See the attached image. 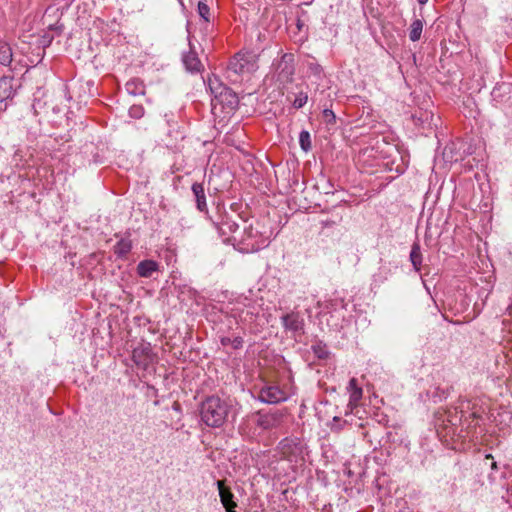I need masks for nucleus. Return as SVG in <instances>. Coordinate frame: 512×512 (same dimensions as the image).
Instances as JSON below:
<instances>
[{
	"label": "nucleus",
	"mask_w": 512,
	"mask_h": 512,
	"mask_svg": "<svg viewBox=\"0 0 512 512\" xmlns=\"http://www.w3.org/2000/svg\"><path fill=\"white\" fill-rule=\"evenodd\" d=\"M480 418L481 415L477 411H473L463 420V410L460 412L457 408L438 410L435 413V427L438 433L444 432V436L466 438L469 430L476 428L478 425L476 420Z\"/></svg>",
	"instance_id": "1"
},
{
	"label": "nucleus",
	"mask_w": 512,
	"mask_h": 512,
	"mask_svg": "<svg viewBox=\"0 0 512 512\" xmlns=\"http://www.w3.org/2000/svg\"><path fill=\"white\" fill-rule=\"evenodd\" d=\"M232 411V401L216 395L207 397L200 406L201 421L211 428L222 427Z\"/></svg>",
	"instance_id": "2"
},
{
	"label": "nucleus",
	"mask_w": 512,
	"mask_h": 512,
	"mask_svg": "<svg viewBox=\"0 0 512 512\" xmlns=\"http://www.w3.org/2000/svg\"><path fill=\"white\" fill-rule=\"evenodd\" d=\"M220 311L228 317L235 319L238 324L253 323L258 314L257 305L247 297H239L222 305Z\"/></svg>",
	"instance_id": "3"
},
{
	"label": "nucleus",
	"mask_w": 512,
	"mask_h": 512,
	"mask_svg": "<svg viewBox=\"0 0 512 512\" xmlns=\"http://www.w3.org/2000/svg\"><path fill=\"white\" fill-rule=\"evenodd\" d=\"M208 86L213 95L211 99L212 109L221 106L223 109L232 111L236 109L239 103L237 95L227 86L222 84L216 77L209 78Z\"/></svg>",
	"instance_id": "4"
},
{
	"label": "nucleus",
	"mask_w": 512,
	"mask_h": 512,
	"mask_svg": "<svg viewBox=\"0 0 512 512\" xmlns=\"http://www.w3.org/2000/svg\"><path fill=\"white\" fill-rule=\"evenodd\" d=\"M277 450L285 460L295 465L302 464L305 461L306 447L297 437L282 439L278 443Z\"/></svg>",
	"instance_id": "5"
},
{
	"label": "nucleus",
	"mask_w": 512,
	"mask_h": 512,
	"mask_svg": "<svg viewBox=\"0 0 512 512\" xmlns=\"http://www.w3.org/2000/svg\"><path fill=\"white\" fill-rule=\"evenodd\" d=\"M273 78L281 86H286L293 82L295 74V55L293 53H284L279 60L273 63Z\"/></svg>",
	"instance_id": "6"
},
{
	"label": "nucleus",
	"mask_w": 512,
	"mask_h": 512,
	"mask_svg": "<svg viewBox=\"0 0 512 512\" xmlns=\"http://www.w3.org/2000/svg\"><path fill=\"white\" fill-rule=\"evenodd\" d=\"M258 68L255 55L248 52L235 54L228 64L229 72L243 75L254 72Z\"/></svg>",
	"instance_id": "7"
},
{
	"label": "nucleus",
	"mask_w": 512,
	"mask_h": 512,
	"mask_svg": "<svg viewBox=\"0 0 512 512\" xmlns=\"http://www.w3.org/2000/svg\"><path fill=\"white\" fill-rule=\"evenodd\" d=\"M235 240H239L247 251L255 252L265 247L266 240L262 237L261 233L253 228L251 225L244 228L243 234L240 238L234 236Z\"/></svg>",
	"instance_id": "8"
},
{
	"label": "nucleus",
	"mask_w": 512,
	"mask_h": 512,
	"mask_svg": "<svg viewBox=\"0 0 512 512\" xmlns=\"http://www.w3.org/2000/svg\"><path fill=\"white\" fill-rule=\"evenodd\" d=\"M259 400L267 404H278L288 400V393L277 385H266L259 391Z\"/></svg>",
	"instance_id": "9"
},
{
	"label": "nucleus",
	"mask_w": 512,
	"mask_h": 512,
	"mask_svg": "<svg viewBox=\"0 0 512 512\" xmlns=\"http://www.w3.org/2000/svg\"><path fill=\"white\" fill-rule=\"evenodd\" d=\"M134 363L143 369H147L155 360V355L149 343H142L132 351Z\"/></svg>",
	"instance_id": "10"
},
{
	"label": "nucleus",
	"mask_w": 512,
	"mask_h": 512,
	"mask_svg": "<svg viewBox=\"0 0 512 512\" xmlns=\"http://www.w3.org/2000/svg\"><path fill=\"white\" fill-rule=\"evenodd\" d=\"M281 322L286 331L293 333L295 337L304 334V318L299 312H290L281 317Z\"/></svg>",
	"instance_id": "11"
},
{
	"label": "nucleus",
	"mask_w": 512,
	"mask_h": 512,
	"mask_svg": "<svg viewBox=\"0 0 512 512\" xmlns=\"http://www.w3.org/2000/svg\"><path fill=\"white\" fill-rule=\"evenodd\" d=\"M347 389L349 392L348 408L350 409V412H352L353 409L358 406L359 401L362 399L363 390L358 385L356 378H351L349 380Z\"/></svg>",
	"instance_id": "12"
},
{
	"label": "nucleus",
	"mask_w": 512,
	"mask_h": 512,
	"mask_svg": "<svg viewBox=\"0 0 512 512\" xmlns=\"http://www.w3.org/2000/svg\"><path fill=\"white\" fill-rule=\"evenodd\" d=\"M213 224L221 235L234 234L239 227L238 223L228 215L221 216V220Z\"/></svg>",
	"instance_id": "13"
},
{
	"label": "nucleus",
	"mask_w": 512,
	"mask_h": 512,
	"mask_svg": "<svg viewBox=\"0 0 512 512\" xmlns=\"http://www.w3.org/2000/svg\"><path fill=\"white\" fill-rule=\"evenodd\" d=\"M216 484L219 491L220 501L224 508H236L237 503L234 501V495L230 488L226 487L222 480H218Z\"/></svg>",
	"instance_id": "14"
},
{
	"label": "nucleus",
	"mask_w": 512,
	"mask_h": 512,
	"mask_svg": "<svg viewBox=\"0 0 512 512\" xmlns=\"http://www.w3.org/2000/svg\"><path fill=\"white\" fill-rule=\"evenodd\" d=\"M182 61L186 70L191 73H198L203 68V65L199 60L197 53L192 49H190L189 52L183 55Z\"/></svg>",
	"instance_id": "15"
},
{
	"label": "nucleus",
	"mask_w": 512,
	"mask_h": 512,
	"mask_svg": "<svg viewBox=\"0 0 512 512\" xmlns=\"http://www.w3.org/2000/svg\"><path fill=\"white\" fill-rule=\"evenodd\" d=\"M280 421L281 414L278 412L261 414L257 420V425L264 430H268L277 427Z\"/></svg>",
	"instance_id": "16"
},
{
	"label": "nucleus",
	"mask_w": 512,
	"mask_h": 512,
	"mask_svg": "<svg viewBox=\"0 0 512 512\" xmlns=\"http://www.w3.org/2000/svg\"><path fill=\"white\" fill-rule=\"evenodd\" d=\"M195 197L197 209L201 212H207V203L204 186L202 183H194L191 187Z\"/></svg>",
	"instance_id": "17"
},
{
	"label": "nucleus",
	"mask_w": 512,
	"mask_h": 512,
	"mask_svg": "<svg viewBox=\"0 0 512 512\" xmlns=\"http://www.w3.org/2000/svg\"><path fill=\"white\" fill-rule=\"evenodd\" d=\"M159 269V264L154 260H143L137 265V273L140 277L149 278Z\"/></svg>",
	"instance_id": "18"
},
{
	"label": "nucleus",
	"mask_w": 512,
	"mask_h": 512,
	"mask_svg": "<svg viewBox=\"0 0 512 512\" xmlns=\"http://www.w3.org/2000/svg\"><path fill=\"white\" fill-rule=\"evenodd\" d=\"M14 93L13 79L9 77L0 78V102L12 98Z\"/></svg>",
	"instance_id": "19"
},
{
	"label": "nucleus",
	"mask_w": 512,
	"mask_h": 512,
	"mask_svg": "<svg viewBox=\"0 0 512 512\" xmlns=\"http://www.w3.org/2000/svg\"><path fill=\"white\" fill-rule=\"evenodd\" d=\"M125 89L128 92V94L133 95V96L144 95V93H145V86H144L143 82L137 78L130 79L125 84Z\"/></svg>",
	"instance_id": "20"
},
{
	"label": "nucleus",
	"mask_w": 512,
	"mask_h": 512,
	"mask_svg": "<svg viewBox=\"0 0 512 512\" xmlns=\"http://www.w3.org/2000/svg\"><path fill=\"white\" fill-rule=\"evenodd\" d=\"M410 261L415 271L419 272L422 266V253L419 243H413L410 251Z\"/></svg>",
	"instance_id": "21"
},
{
	"label": "nucleus",
	"mask_w": 512,
	"mask_h": 512,
	"mask_svg": "<svg viewBox=\"0 0 512 512\" xmlns=\"http://www.w3.org/2000/svg\"><path fill=\"white\" fill-rule=\"evenodd\" d=\"M423 27L424 21L422 19H415L412 21L409 28V39L412 42H416L421 38Z\"/></svg>",
	"instance_id": "22"
},
{
	"label": "nucleus",
	"mask_w": 512,
	"mask_h": 512,
	"mask_svg": "<svg viewBox=\"0 0 512 512\" xmlns=\"http://www.w3.org/2000/svg\"><path fill=\"white\" fill-rule=\"evenodd\" d=\"M12 62V50L9 44L0 42V64L8 66Z\"/></svg>",
	"instance_id": "23"
},
{
	"label": "nucleus",
	"mask_w": 512,
	"mask_h": 512,
	"mask_svg": "<svg viewBox=\"0 0 512 512\" xmlns=\"http://www.w3.org/2000/svg\"><path fill=\"white\" fill-rule=\"evenodd\" d=\"M426 395L434 403H437V402H440V401H442V400L447 398L448 391L445 390V389H442V388H440L438 386H436V387H433V388L429 389L426 392Z\"/></svg>",
	"instance_id": "24"
},
{
	"label": "nucleus",
	"mask_w": 512,
	"mask_h": 512,
	"mask_svg": "<svg viewBox=\"0 0 512 512\" xmlns=\"http://www.w3.org/2000/svg\"><path fill=\"white\" fill-rule=\"evenodd\" d=\"M132 245L131 242L125 239H121L114 246V253L118 257H125L131 251Z\"/></svg>",
	"instance_id": "25"
},
{
	"label": "nucleus",
	"mask_w": 512,
	"mask_h": 512,
	"mask_svg": "<svg viewBox=\"0 0 512 512\" xmlns=\"http://www.w3.org/2000/svg\"><path fill=\"white\" fill-rule=\"evenodd\" d=\"M313 354L321 360H325L329 357V350L323 342H317L311 346Z\"/></svg>",
	"instance_id": "26"
},
{
	"label": "nucleus",
	"mask_w": 512,
	"mask_h": 512,
	"mask_svg": "<svg viewBox=\"0 0 512 512\" xmlns=\"http://www.w3.org/2000/svg\"><path fill=\"white\" fill-rule=\"evenodd\" d=\"M299 144L303 151L308 152L311 149V137L310 133L303 130L299 134Z\"/></svg>",
	"instance_id": "27"
},
{
	"label": "nucleus",
	"mask_w": 512,
	"mask_h": 512,
	"mask_svg": "<svg viewBox=\"0 0 512 512\" xmlns=\"http://www.w3.org/2000/svg\"><path fill=\"white\" fill-rule=\"evenodd\" d=\"M198 14L206 22H209L210 8L204 1H199L197 5Z\"/></svg>",
	"instance_id": "28"
},
{
	"label": "nucleus",
	"mask_w": 512,
	"mask_h": 512,
	"mask_svg": "<svg viewBox=\"0 0 512 512\" xmlns=\"http://www.w3.org/2000/svg\"><path fill=\"white\" fill-rule=\"evenodd\" d=\"M307 101H308V95H307V93H305V92H299V93L296 95V97H295V99H294V101H293L292 105H293V107H294L295 109H300V108H302V107L307 103Z\"/></svg>",
	"instance_id": "29"
},
{
	"label": "nucleus",
	"mask_w": 512,
	"mask_h": 512,
	"mask_svg": "<svg viewBox=\"0 0 512 512\" xmlns=\"http://www.w3.org/2000/svg\"><path fill=\"white\" fill-rule=\"evenodd\" d=\"M144 107L142 105H132L129 109V115L132 118L140 119L144 116Z\"/></svg>",
	"instance_id": "30"
},
{
	"label": "nucleus",
	"mask_w": 512,
	"mask_h": 512,
	"mask_svg": "<svg viewBox=\"0 0 512 512\" xmlns=\"http://www.w3.org/2000/svg\"><path fill=\"white\" fill-rule=\"evenodd\" d=\"M322 116H323L324 122L328 125H332L336 121V116H335L334 112L330 109H324Z\"/></svg>",
	"instance_id": "31"
},
{
	"label": "nucleus",
	"mask_w": 512,
	"mask_h": 512,
	"mask_svg": "<svg viewBox=\"0 0 512 512\" xmlns=\"http://www.w3.org/2000/svg\"><path fill=\"white\" fill-rule=\"evenodd\" d=\"M308 70L311 74H313L314 76H317V77H320L323 72L321 65L318 64L317 62H309Z\"/></svg>",
	"instance_id": "32"
},
{
	"label": "nucleus",
	"mask_w": 512,
	"mask_h": 512,
	"mask_svg": "<svg viewBox=\"0 0 512 512\" xmlns=\"http://www.w3.org/2000/svg\"><path fill=\"white\" fill-rule=\"evenodd\" d=\"M243 338L240 337V336H237L233 339H231V346L234 348V349H240L242 348L243 346Z\"/></svg>",
	"instance_id": "33"
},
{
	"label": "nucleus",
	"mask_w": 512,
	"mask_h": 512,
	"mask_svg": "<svg viewBox=\"0 0 512 512\" xmlns=\"http://www.w3.org/2000/svg\"><path fill=\"white\" fill-rule=\"evenodd\" d=\"M220 342L223 346L231 345V338L229 337H222L220 339Z\"/></svg>",
	"instance_id": "34"
},
{
	"label": "nucleus",
	"mask_w": 512,
	"mask_h": 512,
	"mask_svg": "<svg viewBox=\"0 0 512 512\" xmlns=\"http://www.w3.org/2000/svg\"><path fill=\"white\" fill-rule=\"evenodd\" d=\"M420 5H424L428 2V0H417Z\"/></svg>",
	"instance_id": "35"
},
{
	"label": "nucleus",
	"mask_w": 512,
	"mask_h": 512,
	"mask_svg": "<svg viewBox=\"0 0 512 512\" xmlns=\"http://www.w3.org/2000/svg\"><path fill=\"white\" fill-rule=\"evenodd\" d=\"M491 468H492L493 470H496V469H497V464H496V462H493V463L491 464Z\"/></svg>",
	"instance_id": "36"
},
{
	"label": "nucleus",
	"mask_w": 512,
	"mask_h": 512,
	"mask_svg": "<svg viewBox=\"0 0 512 512\" xmlns=\"http://www.w3.org/2000/svg\"><path fill=\"white\" fill-rule=\"evenodd\" d=\"M225 509H226L227 512H236L235 508H231V509L230 508H225Z\"/></svg>",
	"instance_id": "37"
},
{
	"label": "nucleus",
	"mask_w": 512,
	"mask_h": 512,
	"mask_svg": "<svg viewBox=\"0 0 512 512\" xmlns=\"http://www.w3.org/2000/svg\"><path fill=\"white\" fill-rule=\"evenodd\" d=\"M466 404H467V408H469L470 402L466 401Z\"/></svg>",
	"instance_id": "38"
},
{
	"label": "nucleus",
	"mask_w": 512,
	"mask_h": 512,
	"mask_svg": "<svg viewBox=\"0 0 512 512\" xmlns=\"http://www.w3.org/2000/svg\"><path fill=\"white\" fill-rule=\"evenodd\" d=\"M486 457L487 458H493L491 454H488Z\"/></svg>",
	"instance_id": "39"
}]
</instances>
